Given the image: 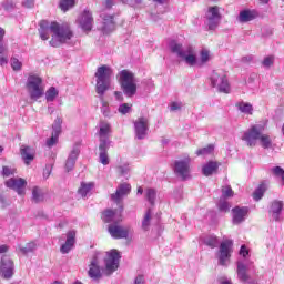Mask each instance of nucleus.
Instances as JSON below:
<instances>
[{"label":"nucleus","instance_id":"21","mask_svg":"<svg viewBox=\"0 0 284 284\" xmlns=\"http://www.w3.org/2000/svg\"><path fill=\"white\" fill-rule=\"evenodd\" d=\"M258 17V12L256 10H242L239 14V22L240 23H247L250 21H254Z\"/></svg>","mask_w":284,"mask_h":284},{"label":"nucleus","instance_id":"16","mask_svg":"<svg viewBox=\"0 0 284 284\" xmlns=\"http://www.w3.org/2000/svg\"><path fill=\"white\" fill-rule=\"evenodd\" d=\"M232 214H233L234 225H240V223H243V221H245V217L247 216V214H250V207L235 206L232 209Z\"/></svg>","mask_w":284,"mask_h":284},{"label":"nucleus","instance_id":"4","mask_svg":"<svg viewBox=\"0 0 284 284\" xmlns=\"http://www.w3.org/2000/svg\"><path fill=\"white\" fill-rule=\"evenodd\" d=\"M119 82L126 97H134V94H136V80H134V73L125 69L122 70L119 73Z\"/></svg>","mask_w":284,"mask_h":284},{"label":"nucleus","instance_id":"56","mask_svg":"<svg viewBox=\"0 0 284 284\" xmlns=\"http://www.w3.org/2000/svg\"><path fill=\"white\" fill-rule=\"evenodd\" d=\"M134 284H145V277H143V275H138Z\"/></svg>","mask_w":284,"mask_h":284},{"label":"nucleus","instance_id":"59","mask_svg":"<svg viewBox=\"0 0 284 284\" xmlns=\"http://www.w3.org/2000/svg\"><path fill=\"white\" fill-rule=\"evenodd\" d=\"M3 176H10L12 174V171L8 166H3L2 169Z\"/></svg>","mask_w":284,"mask_h":284},{"label":"nucleus","instance_id":"8","mask_svg":"<svg viewBox=\"0 0 284 284\" xmlns=\"http://www.w3.org/2000/svg\"><path fill=\"white\" fill-rule=\"evenodd\" d=\"M262 129L258 125L251 126L242 136L248 148H256V141L261 136Z\"/></svg>","mask_w":284,"mask_h":284},{"label":"nucleus","instance_id":"64","mask_svg":"<svg viewBox=\"0 0 284 284\" xmlns=\"http://www.w3.org/2000/svg\"><path fill=\"white\" fill-rule=\"evenodd\" d=\"M3 37H6V29L0 27V41H2Z\"/></svg>","mask_w":284,"mask_h":284},{"label":"nucleus","instance_id":"62","mask_svg":"<svg viewBox=\"0 0 284 284\" xmlns=\"http://www.w3.org/2000/svg\"><path fill=\"white\" fill-rule=\"evenodd\" d=\"M114 95L116 97L118 101H123V93H121V91H115Z\"/></svg>","mask_w":284,"mask_h":284},{"label":"nucleus","instance_id":"45","mask_svg":"<svg viewBox=\"0 0 284 284\" xmlns=\"http://www.w3.org/2000/svg\"><path fill=\"white\" fill-rule=\"evenodd\" d=\"M120 114H129V112H132V104L130 103H123L119 106Z\"/></svg>","mask_w":284,"mask_h":284},{"label":"nucleus","instance_id":"50","mask_svg":"<svg viewBox=\"0 0 284 284\" xmlns=\"http://www.w3.org/2000/svg\"><path fill=\"white\" fill-rule=\"evenodd\" d=\"M262 65H264V68H272V65H274V55H267L264 58Z\"/></svg>","mask_w":284,"mask_h":284},{"label":"nucleus","instance_id":"13","mask_svg":"<svg viewBox=\"0 0 284 284\" xmlns=\"http://www.w3.org/2000/svg\"><path fill=\"white\" fill-rule=\"evenodd\" d=\"M149 123L150 121L144 116L138 118V121L134 122V129L138 139H145V136H148Z\"/></svg>","mask_w":284,"mask_h":284},{"label":"nucleus","instance_id":"49","mask_svg":"<svg viewBox=\"0 0 284 284\" xmlns=\"http://www.w3.org/2000/svg\"><path fill=\"white\" fill-rule=\"evenodd\" d=\"M207 21H209V30H214L215 28H219V23L221 22V19L207 18Z\"/></svg>","mask_w":284,"mask_h":284},{"label":"nucleus","instance_id":"40","mask_svg":"<svg viewBox=\"0 0 284 284\" xmlns=\"http://www.w3.org/2000/svg\"><path fill=\"white\" fill-rule=\"evenodd\" d=\"M57 97H59V91L54 87L49 88L48 91L45 92L47 101H54Z\"/></svg>","mask_w":284,"mask_h":284},{"label":"nucleus","instance_id":"37","mask_svg":"<svg viewBox=\"0 0 284 284\" xmlns=\"http://www.w3.org/2000/svg\"><path fill=\"white\" fill-rule=\"evenodd\" d=\"M74 0H60L59 8L62 12H68L71 8H74Z\"/></svg>","mask_w":284,"mask_h":284},{"label":"nucleus","instance_id":"32","mask_svg":"<svg viewBox=\"0 0 284 284\" xmlns=\"http://www.w3.org/2000/svg\"><path fill=\"white\" fill-rule=\"evenodd\" d=\"M235 105L243 114H253L254 112V106L250 102H237Z\"/></svg>","mask_w":284,"mask_h":284},{"label":"nucleus","instance_id":"57","mask_svg":"<svg viewBox=\"0 0 284 284\" xmlns=\"http://www.w3.org/2000/svg\"><path fill=\"white\" fill-rule=\"evenodd\" d=\"M176 110H181V103L179 102H172L171 103V111L174 112Z\"/></svg>","mask_w":284,"mask_h":284},{"label":"nucleus","instance_id":"61","mask_svg":"<svg viewBox=\"0 0 284 284\" xmlns=\"http://www.w3.org/2000/svg\"><path fill=\"white\" fill-rule=\"evenodd\" d=\"M112 6H114V2L112 0H104V8H108V10H110Z\"/></svg>","mask_w":284,"mask_h":284},{"label":"nucleus","instance_id":"1","mask_svg":"<svg viewBox=\"0 0 284 284\" xmlns=\"http://www.w3.org/2000/svg\"><path fill=\"white\" fill-rule=\"evenodd\" d=\"M39 27V36L42 41H48V39H50V32H52L53 36L50 40V45H52V48H58L59 43H65L74 37L70 26L61 24L57 21L50 23L48 20H41ZM54 39H57L58 42L54 41Z\"/></svg>","mask_w":284,"mask_h":284},{"label":"nucleus","instance_id":"33","mask_svg":"<svg viewBox=\"0 0 284 284\" xmlns=\"http://www.w3.org/2000/svg\"><path fill=\"white\" fill-rule=\"evenodd\" d=\"M170 48H171V52H173V54H178L180 59L182 57H185V51H183V44L176 43V41H172L170 43Z\"/></svg>","mask_w":284,"mask_h":284},{"label":"nucleus","instance_id":"43","mask_svg":"<svg viewBox=\"0 0 284 284\" xmlns=\"http://www.w3.org/2000/svg\"><path fill=\"white\" fill-rule=\"evenodd\" d=\"M145 196L146 201H149L151 205H154V201L156 199V191L154 189H148Z\"/></svg>","mask_w":284,"mask_h":284},{"label":"nucleus","instance_id":"58","mask_svg":"<svg viewBox=\"0 0 284 284\" xmlns=\"http://www.w3.org/2000/svg\"><path fill=\"white\" fill-rule=\"evenodd\" d=\"M6 63H8V57L6 55V53H1L0 54V65H6Z\"/></svg>","mask_w":284,"mask_h":284},{"label":"nucleus","instance_id":"38","mask_svg":"<svg viewBox=\"0 0 284 284\" xmlns=\"http://www.w3.org/2000/svg\"><path fill=\"white\" fill-rule=\"evenodd\" d=\"M32 199H33L34 203H42L43 192L41 191V189H39V186H34L32 189Z\"/></svg>","mask_w":284,"mask_h":284},{"label":"nucleus","instance_id":"24","mask_svg":"<svg viewBox=\"0 0 284 284\" xmlns=\"http://www.w3.org/2000/svg\"><path fill=\"white\" fill-rule=\"evenodd\" d=\"M101 220L103 223H116V221H119V219H116V212L111 209L102 212Z\"/></svg>","mask_w":284,"mask_h":284},{"label":"nucleus","instance_id":"2","mask_svg":"<svg viewBox=\"0 0 284 284\" xmlns=\"http://www.w3.org/2000/svg\"><path fill=\"white\" fill-rule=\"evenodd\" d=\"M114 74V71L110 65L103 64L97 69L95 72V92L99 97H104L105 92L110 90V79Z\"/></svg>","mask_w":284,"mask_h":284},{"label":"nucleus","instance_id":"60","mask_svg":"<svg viewBox=\"0 0 284 284\" xmlns=\"http://www.w3.org/2000/svg\"><path fill=\"white\" fill-rule=\"evenodd\" d=\"M217 281L220 284H232V281H229L227 277H220Z\"/></svg>","mask_w":284,"mask_h":284},{"label":"nucleus","instance_id":"3","mask_svg":"<svg viewBox=\"0 0 284 284\" xmlns=\"http://www.w3.org/2000/svg\"><path fill=\"white\" fill-rule=\"evenodd\" d=\"M26 88L32 101H39V99L45 94V88H43V79L37 74H29Z\"/></svg>","mask_w":284,"mask_h":284},{"label":"nucleus","instance_id":"17","mask_svg":"<svg viewBox=\"0 0 284 284\" xmlns=\"http://www.w3.org/2000/svg\"><path fill=\"white\" fill-rule=\"evenodd\" d=\"M0 270L4 278H12V274H14V262L4 255L1 261Z\"/></svg>","mask_w":284,"mask_h":284},{"label":"nucleus","instance_id":"36","mask_svg":"<svg viewBox=\"0 0 284 284\" xmlns=\"http://www.w3.org/2000/svg\"><path fill=\"white\" fill-rule=\"evenodd\" d=\"M258 141H260L262 148H264V150L272 148V139L270 138V135L263 134L261 131H260Z\"/></svg>","mask_w":284,"mask_h":284},{"label":"nucleus","instance_id":"27","mask_svg":"<svg viewBox=\"0 0 284 284\" xmlns=\"http://www.w3.org/2000/svg\"><path fill=\"white\" fill-rule=\"evenodd\" d=\"M94 189V182H82L80 187L78 189V194H80V196H82V199H85V196H88V194H90V192H92V190Z\"/></svg>","mask_w":284,"mask_h":284},{"label":"nucleus","instance_id":"44","mask_svg":"<svg viewBox=\"0 0 284 284\" xmlns=\"http://www.w3.org/2000/svg\"><path fill=\"white\" fill-rule=\"evenodd\" d=\"M61 125H63V119L57 118V119L54 120L53 125H52L53 132H55V133H58V134H61Z\"/></svg>","mask_w":284,"mask_h":284},{"label":"nucleus","instance_id":"35","mask_svg":"<svg viewBox=\"0 0 284 284\" xmlns=\"http://www.w3.org/2000/svg\"><path fill=\"white\" fill-rule=\"evenodd\" d=\"M152 221V209H149L145 214L144 217L142 220V230L144 232H148V230H150V223Z\"/></svg>","mask_w":284,"mask_h":284},{"label":"nucleus","instance_id":"23","mask_svg":"<svg viewBox=\"0 0 284 284\" xmlns=\"http://www.w3.org/2000/svg\"><path fill=\"white\" fill-rule=\"evenodd\" d=\"M77 159H79V150L73 149L71 151V153L69 154V158L67 159V162H65L67 172H70L71 170L74 169Z\"/></svg>","mask_w":284,"mask_h":284},{"label":"nucleus","instance_id":"63","mask_svg":"<svg viewBox=\"0 0 284 284\" xmlns=\"http://www.w3.org/2000/svg\"><path fill=\"white\" fill-rule=\"evenodd\" d=\"M9 247L8 245L3 244L0 246V254H6V252H8Z\"/></svg>","mask_w":284,"mask_h":284},{"label":"nucleus","instance_id":"7","mask_svg":"<svg viewBox=\"0 0 284 284\" xmlns=\"http://www.w3.org/2000/svg\"><path fill=\"white\" fill-rule=\"evenodd\" d=\"M212 88H219L220 92H230V83L227 82V77L224 73H219L214 71L211 75Z\"/></svg>","mask_w":284,"mask_h":284},{"label":"nucleus","instance_id":"41","mask_svg":"<svg viewBox=\"0 0 284 284\" xmlns=\"http://www.w3.org/2000/svg\"><path fill=\"white\" fill-rule=\"evenodd\" d=\"M209 19H221V12H219V6L210 7L209 10Z\"/></svg>","mask_w":284,"mask_h":284},{"label":"nucleus","instance_id":"55","mask_svg":"<svg viewBox=\"0 0 284 284\" xmlns=\"http://www.w3.org/2000/svg\"><path fill=\"white\" fill-rule=\"evenodd\" d=\"M24 8H34V0H23Z\"/></svg>","mask_w":284,"mask_h":284},{"label":"nucleus","instance_id":"31","mask_svg":"<svg viewBox=\"0 0 284 284\" xmlns=\"http://www.w3.org/2000/svg\"><path fill=\"white\" fill-rule=\"evenodd\" d=\"M265 192H267V184L262 182L253 193L254 201H261V199H263L265 195Z\"/></svg>","mask_w":284,"mask_h":284},{"label":"nucleus","instance_id":"6","mask_svg":"<svg viewBox=\"0 0 284 284\" xmlns=\"http://www.w3.org/2000/svg\"><path fill=\"white\" fill-rule=\"evenodd\" d=\"M122 221L123 219L120 215L115 223L109 225L108 232L112 239H128L130 236V227L119 225Z\"/></svg>","mask_w":284,"mask_h":284},{"label":"nucleus","instance_id":"5","mask_svg":"<svg viewBox=\"0 0 284 284\" xmlns=\"http://www.w3.org/2000/svg\"><path fill=\"white\" fill-rule=\"evenodd\" d=\"M119 263H121V253L116 248L106 252L104 258L105 275L111 276V274H114L119 270Z\"/></svg>","mask_w":284,"mask_h":284},{"label":"nucleus","instance_id":"9","mask_svg":"<svg viewBox=\"0 0 284 284\" xmlns=\"http://www.w3.org/2000/svg\"><path fill=\"white\" fill-rule=\"evenodd\" d=\"M78 26L87 34L92 32L94 26V17H92V12L84 10L78 18Z\"/></svg>","mask_w":284,"mask_h":284},{"label":"nucleus","instance_id":"54","mask_svg":"<svg viewBox=\"0 0 284 284\" xmlns=\"http://www.w3.org/2000/svg\"><path fill=\"white\" fill-rule=\"evenodd\" d=\"M240 254H241V256H243L245 258V256H247V254H250V250H247V246L242 245L240 248Z\"/></svg>","mask_w":284,"mask_h":284},{"label":"nucleus","instance_id":"14","mask_svg":"<svg viewBox=\"0 0 284 284\" xmlns=\"http://www.w3.org/2000/svg\"><path fill=\"white\" fill-rule=\"evenodd\" d=\"M130 192H132V185L125 182L121 183L118 186L115 193L111 194V200H113L114 203H121V201H123V197L128 196Z\"/></svg>","mask_w":284,"mask_h":284},{"label":"nucleus","instance_id":"10","mask_svg":"<svg viewBox=\"0 0 284 284\" xmlns=\"http://www.w3.org/2000/svg\"><path fill=\"white\" fill-rule=\"evenodd\" d=\"M233 245H234V242H232V240H224L220 244V256H219L220 265H225V263H227L230 256H232Z\"/></svg>","mask_w":284,"mask_h":284},{"label":"nucleus","instance_id":"25","mask_svg":"<svg viewBox=\"0 0 284 284\" xmlns=\"http://www.w3.org/2000/svg\"><path fill=\"white\" fill-rule=\"evenodd\" d=\"M283 212V202L281 201H273L270 209V214H272L275 221H278V214Z\"/></svg>","mask_w":284,"mask_h":284},{"label":"nucleus","instance_id":"46","mask_svg":"<svg viewBox=\"0 0 284 284\" xmlns=\"http://www.w3.org/2000/svg\"><path fill=\"white\" fill-rule=\"evenodd\" d=\"M59 134L60 133H55V132L52 133L51 138L47 140L48 148H52L53 145H57V142L59 141Z\"/></svg>","mask_w":284,"mask_h":284},{"label":"nucleus","instance_id":"34","mask_svg":"<svg viewBox=\"0 0 284 284\" xmlns=\"http://www.w3.org/2000/svg\"><path fill=\"white\" fill-rule=\"evenodd\" d=\"M18 248H19V252L22 253L23 255L30 254L37 250V243L29 242L24 246L19 245Z\"/></svg>","mask_w":284,"mask_h":284},{"label":"nucleus","instance_id":"52","mask_svg":"<svg viewBox=\"0 0 284 284\" xmlns=\"http://www.w3.org/2000/svg\"><path fill=\"white\" fill-rule=\"evenodd\" d=\"M220 212H230V203H227V201H220L219 205H217Z\"/></svg>","mask_w":284,"mask_h":284},{"label":"nucleus","instance_id":"29","mask_svg":"<svg viewBox=\"0 0 284 284\" xmlns=\"http://www.w3.org/2000/svg\"><path fill=\"white\" fill-rule=\"evenodd\" d=\"M237 278L243 283L250 281V275H247V266L243 263H237Z\"/></svg>","mask_w":284,"mask_h":284},{"label":"nucleus","instance_id":"15","mask_svg":"<svg viewBox=\"0 0 284 284\" xmlns=\"http://www.w3.org/2000/svg\"><path fill=\"white\" fill-rule=\"evenodd\" d=\"M190 156L185 160L175 161V173L179 174L184 181L190 176Z\"/></svg>","mask_w":284,"mask_h":284},{"label":"nucleus","instance_id":"22","mask_svg":"<svg viewBox=\"0 0 284 284\" xmlns=\"http://www.w3.org/2000/svg\"><path fill=\"white\" fill-rule=\"evenodd\" d=\"M99 139L100 143H104L105 145H108V141L110 139V125L108 123H102L100 125Z\"/></svg>","mask_w":284,"mask_h":284},{"label":"nucleus","instance_id":"53","mask_svg":"<svg viewBox=\"0 0 284 284\" xmlns=\"http://www.w3.org/2000/svg\"><path fill=\"white\" fill-rule=\"evenodd\" d=\"M11 67L13 70H21V68L23 67V64L21 63V61H19V59L17 58H12L11 59Z\"/></svg>","mask_w":284,"mask_h":284},{"label":"nucleus","instance_id":"39","mask_svg":"<svg viewBox=\"0 0 284 284\" xmlns=\"http://www.w3.org/2000/svg\"><path fill=\"white\" fill-rule=\"evenodd\" d=\"M204 244H206L207 247H211V250H214V247H217L219 245V237H216V235H211L204 240Z\"/></svg>","mask_w":284,"mask_h":284},{"label":"nucleus","instance_id":"30","mask_svg":"<svg viewBox=\"0 0 284 284\" xmlns=\"http://www.w3.org/2000/svg\"><path fill=\"white\" fill-rule=\"evenodd\" d=\"M216 170H219V163L210 161L202 168V174H204V176H212Z\"/></svg>","mask_w":284,"mask_h":284},{"label":"nucleus","instance_id":"18","mask_svg":"<svg viewBox=\"0 0 284 284\" xmlns=\"http://www.w3.org/2000/svg\"><path fill=\"white\" fill-rule=\"evenodd\" d=\"M74 243H77V231H69L67 233V241L60 247L61 254H69V252L74 247Z\"/></svg>","mask_w":284,"mask_h":284},{"label":"nucleus","instance_id":"48","mask_svg":"<svg viewBox=\"0 0 284 284\" xmlns=\"http://www.w3.org/2000/svg\"><path fill=\"white\" fill-rule=\"evenodd\" d=\"M200 61L201 63H207L210 61V51L206 49H203L200 53Z\"/></svg>","mask_w":284,"mask_h":284},{"label":"nucleus","instance_id":"51","mask_svg":"<svg viewBox=\"0 0 284 284\" xmlns=\"http://www.w3.org/2000/svg\"><path fill=\"white\" fill-rule=\"evenodd\" d=\"M222 195L224 199H230L234 196V191L230 186H225L222 189Z\"/></svg>","mask_w":284,"mask_h":284},{"label":"nucleus","instance_id":"20","mask_svg":"<svg viewBox=\"0 0 284 284\" xmlns=\"http://www.w3.org/2000/svg\"><path fill=\"white\" fill-rule=\"evenodd\" d=\"M116 29V22H114V16H106L103 19V24L101 31L103 34H110V32H114Z\"/></svg>","mask_w":284,"mask_h":284},{"label":"nucleus","instance_id":"42","mask_svg":"<svg viewBox=\"0 0 284 284\" xmlns=\"http://www.w3.org/2000/svg\"><path fill=\"white\" fill-rule=\"evenodd\" d=\"M212 152H214V146H213V144H209L207 146H205L203 149H199L196 151V155L197 156H205L207 154H212Z\"/></svg>","mask_w":284,"mask_h":284},{"label":"nucleus","instance_id":"28","mask_svg":"<svg viewBox=\"0 0 284 284\" xmlns=\"http://www.w3.org/2000/svg\"><path fill=\"white\" fill-rule=\"evenodd\" d=\"M181 59H183L185 63H187V65H196V54H194V50H192V47H189L186 49V51L184 52V57H182Z\"/></svg>","mask_w":284,"mask_h":284},{"label":"nucleus","instance_id":"11","mask_svg":"<svg viewBox=\"0 0 284 284\" xmlns=\"http://www.w3.org/2000/svg\"><path fill=\"white\" fill-rule=\"evenodd\" d=\"M6 185L7 187L14 190L20 196H24L28 182L23 178H11L6 182Z\"/></svg>","mask_w":284,"mask_h":284},{"label":"nucleus","instance_id":"26","mask_svg":"<svg viewBox=\"0 0 284 284\" xmlns=\"http://www.w3.org/2000/svg\"><path fill=\"white\" fill-rule=\"evenodd\" d=\"M99 150L100 163H102V165H110V156H108V144H105V142L100 143Z\"/></svg>","mask_w":284,"mask_h":284},{"label":"nucleus","instance_id":"12","mask_svg":"<svg viewBox=\"0 0 284 284\" xmlns=\"http://www.w3.org/2000/svg\"><path fill=\"white\" fill-rule=\"evenodd\" d=\"M89 278L100 281L103 278V272H101V265H99V256L94 255L89 264L88 271Z\"/></svg>","mask_w":284,"mask_h":284},{"label":"nucleus","instance_id":"19","mask_svg":"<svg viewBox=\"0 0 284 284\" xmlns=\"http://www.w3.org/2000/svg\"><path fill=\"white\" fill-rule=\"evenodd\" d=\"M20 156L24 161L26 165H30V163L34 161V156H36L34 149L28 145H22L20 148Z\"/></svg>","mask_w":284,"mask_h":284},{"label":"nucleus","instance_id":"47","mask_svg":"<svg viewBox=\"0 0 284 284\" xmlns=\"http://www.w3.org/2000/svg\"><path fill=\"white\" fill-rule=\"evenodd\" d=\"M272 172L274 174V176H278L280 179H282V183L284 184V170L281 166H275L272 169Z\"/></svg>","mask_w":284,"mask_h":284}]
</instances>
